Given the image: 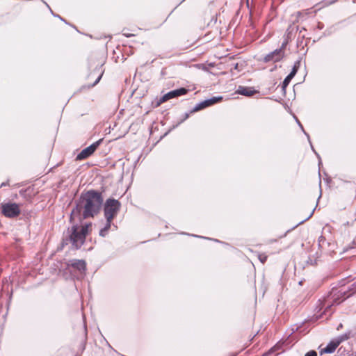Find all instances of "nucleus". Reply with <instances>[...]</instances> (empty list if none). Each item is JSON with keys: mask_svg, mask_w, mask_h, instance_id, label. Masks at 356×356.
I'll list each match as a JSON object with an SVG mask.
<instances>
[{"mask_svg": "<svg viewBox=\"0 0 356 356\" xmlns=\"http://www.w3.org/2000/svg\"><path fill=\"white\" fill-rule=\"evenodd\" d=\"M237 67H238V64H236V65H235V67H234V68H235V69H237Z\"/></svg>", "mask_w": 356, "mask_h": 356, "instance_id": "nucleus-34", "label": "nucleus"}, {"mask_svg": "<svg viewBox=\"0 0 356 356\" xmlns=\"http://www.w3.org/2000/svg\"><path fill=\"white\" fill-rule=\"evenodd\" d=\"M102 139H100V140L93 143L92 145H90L88 147L83 149L76 156V160L81 161V160H84V159L88 158L90 156H91L95 152V151L99 146V145L102 143Z\"/></svg>", "mask_w": 356, "mask_h": 356, "instance_id": "nucleus-6", "label": "nucleus"}, {"mask_svg": "<svg viewBox=\"0 0 356 356\" xmlns=\"http://www.w3.org/2000/svg\"><path fill=\"white\" fill-rule=\"evenodd\" d=\"M302 41L299 42V41L298 40V42H297V46H298V47H300V45L302 44Z\"/></svg>", "mask_w": 356, "mask_h": 356, "instance_id": "nucleus-30", "label": "nucleus"}, {"mask_svg": "<svg viewBox=\"0 0 356 356\" xmlns=\"http://www.w3.org/2000/svg\"><path fill=\"white\" fill-rule=\"evenodd\" d=\"M302 15V12H298L297 15L298 17H300Z\"/></svg>", "mask_w": 356, "mask_h": 356, "instance_id": "nucleus-31", "label": "nucleus"}, {"mask_svg": "<svg viewBox=\"0 0 356 356\" xmlns=\"http://www.w3.org/2000/svg\"><path fill=\"white\" fill-rule=\"evenodd\" d=\"M91 223L85 224L83 225H79L78 224L73 225L71 229H68V238L72 245L76 248L79 249L84 243L86 235L88 232V227Z\"/></svg>", "mask_w": 356, "mask_h": 356, "instance_id": "nucleus-2", "label": "nucleus"}, {"mask_svg": "<svg viewBox=\"0 0 356 356\" xmlns=\"http://www.w3.org/2000/svg\"><path fill=\"white\" fill-rule=\"evenodd\" d=\"M58 17H59L62 21H65L63 18L60 17L59 15H57Z\"/></svg>", "mask_w": 356, "mask_h": 356, "instance_id": "nucleus-33", "label": "nucleus"}, {"mask_svg": "<svg viewBox=\"0 0 356 356\" xmlns=\"http://www.w3.org/2000/svg\"><path fill=\"white\" fill-rule=\"evenodd\" d=\"M275 350V347L270 349L267 353H264L262 356H269L271 353H273Z\"/></svg>", "mask_w": 356, "mask_h": 356, "instance_id": "nucleus-19", "label": "nucleus"}, {"mask_svg": "<svg viewBox=\"0 0 356 356\" xmlns=\"http://www.w3.org/2000/svg\"><path fill=\"white\" fill-rule=\"evenodd\" d=\"M301 60H302V58H300V59H298L297 61L295 62L293 67L291 70V72L289 73V75L291 76L292 77L295 76L298 69L300 68Z\"/></svg>", "mask_w": 356, "mask_h": 356, "instance_id": "nucleus-11", "label": "nucleus"}, {"mask_svg": "<svg viewBox=\"0 0 356 356\" xmlns=\"http://www.w3.org/2000/svg\"><path fill=\"white\" fill-rule=\"evenodd\" d=\"M188 118V113H186L185 114V118L181 121V122H182L184 120H185L186 119H187Z\"/></svg>", "mask_w": 356, "mask_h": 356, "instance_id": "nucleus-29", "label": "nucleus"}, {"mask_svg": "<svg viewBox=\"0 0 356 356\" xmlns=\"http://www.w3.org/2000/svg\"><path fill=\"white\" fill-rule=\"evenodd\" d=\"M102 75L101 74V75H99V76L97 78V79L95 80V81L94 82V83L92 85V86H95L96 84H97V83L99 82V81H100V79H101V78H102Z\"/></svg>", "mask_w": 356, "mask_h": 356, "instance_id": "nucleus-25", "label": "nucleus"}, {"mask_svg": "<svg viewBox=\"0 0 356 356\" xmlns=\"http://www.w3.org/2000/svg\"><path fill=\"white\" fill-rule=\"evenodd\" d=\"M288 43H289V39L288 38H284L283 42L282 43L281 47L280 48H278V49H281L284 52H285V49H286V47Z\"/></svg>", "mask_w": 356, "mask_h": 356, "instance_id": "nucleus-16", "label": "nucleus"}, {"mask_svg": "<svg viewBox=\"0 0 356 356\" xmlns=\"http://www.w3.org/2000/svg\"><path fill=\"white\" fill-rule=\"evenodd\" d=\"M353 288L351 289L352 292L348 296H350L356 292V281L352 284Z\"/></svg>", "mask_w": 356, "mask_h": 356, "instance_id": "nucleus-18", "label": "nucleus"}, {"mask_svg": "<svg viewBox=\"0 0 356 356\" xmlns=\"http://www.w3.org/2000/svg\"><path fill=\"white\" fill-rule=\"evenodd\" d=\"M316 28L319 30H321L324 28V24L322 22H318Z\"/></svg>", "mask_w": 356, "mask_h": 356, "instance_id": "nucleus-24", "label": "nucleus"}, {"mask_svg": "<svg viewBox=\"0 0 356 356\" xmlns=\"http://www.w3.org/2000/svg\"><path fill=\"white\" fill-rule=\"evenodd\" d=\"M236 92L243 96L251 97L255 93H257V91L256 90H254L252 88L239 86L238 90H236Z\"/></svg>", "mask_w": 356, "mask_h": 356, "instance_id": "nucleus-10", "label": "nucleus"}, {"mask_svg": "<svg viewBox=\"0 0 356 356\" xmlns=\"http://www.w3.org/2000/svg\"><path fill=\"white\" fill-rule=\"evenodd\" d=\"M1 208L2 214L7 218H15L20 213L19 206L16 203L1 204Z\"/></svg>", "mask_w": 356, "mask_h": 356, "instance_id": "nucleus-4", "label": "nucleus"}, {"mask_svg": "<svg viewBox=\"0 0 356 356\" xmlns=\"http://www.w3.org/2000/svg\"><path fill=\"white\" fill-rule=\"evenodd\" d=\"M290 27L288 28V29L286 30V35L284 36V38H288L289 40L290 39V37H291V31H290Z\"/></svg>", "mask_w": 356, "mask_h": 356, "instance_id": "nucleus-21", "label": "nucleus"}, {"mask_svg": "<svg viewBox=\"0 0 356 356\" xmlns=\"http://www.w3.org/2000/svg\"><path fill=\"white\" fill-rule=\"evenodd\" d=\"M67 268H73L81 274H84L86 270V263L83 259H70L67 262Z\"/></svg>", "mask_w": 356, "mask_h": 356, "instance_id": "nucleus-8", "label": "nucleus"}, {"mask_svg": "<svg viewBox=\"0 0 356 356\" xmlns=\"http://www.w3.org/2000/svg\"><path fill=\"white\" fill-rule=\"evenodd\" d=\"M293 77L288 74L282 82V89L284 90Z\"/></svg>", "mask_w": 356, "mask_h": 356, "instance_id": "nucleus-14", "label": "nucleus"}, {"mask_svg": "<svg viewBox=\"0 0 356 356\" xmlns=\"http://www.w3.org/2000/svg\"><path fill=\"white\" fill-rule=\"evenodd\" d=\"M106 222L104 225V227H103V229L106 231H108L111 227V222H112V219H108V218H106Z\"/></svg>", "mask_w": 356, "mask_h": 356, "instance_id": "nucleus-15", "label": "nucleus"}, {"mask_svg": "<svg viewBox=\"0 0 356 356\" xmlns=\"http://www.w3.org/2000/svg\"><path fill=\"white\" fill-rule=\"evenodd\" d=\"M108 231L104 230L103 228L99 231V235L102 237H104Z\"/></svg>", "mask_w": 356, "mask_h": 356, "instance_id": "nucleus-20", "label": "nucleus"}, {"mask_svg": "<svg viewBox=\"0 0 356 356\" xmlns=\"http://www.w3.org/2000/svg\"><path fill=\"white\" fill-rule=\"evenodd\" d=\"M296 121L298 123L299 126L301 127L302 130L303 131V132L305 133V134L307 136V138H309V135L305 131L302 124H300V122H299V120L298 119H296Z\"/></svg>", "mask_w": 356, "mask_h": 356, "instance_id": "nucleus-26", "label": "nucleus"}, {"mask_svg": "<svg viewBox=\"0 0 356 356\" xmlns=\"http://www.w3.org/2000/svg\"><path fill=\"white\" fill-rule=\"evenodd\" d=\"M75 204L70 219L72 224L76 218L81 222L83 220L92 218L97 216L101 210L103 197L100 192L90 190L81 193Z\"/></svg>", "mask_w": 356, "mask_h": 356, "instance_id": "nucleus-1", "label": "nucleus"}, {"mask_svg": "<svg viewBox=\"0 0 356 356\" xmlns=\"http://www.w3.org/2000/svg\"><path fill=\"white\" fill-rule=\"evenodd\" d=\"M208 104H207V100H204L199 104H197L192 110L191 112H197V111H199L203 108H205L207 107H208Z\"/></svg>", "mask_w": 356, "mask_h": 356, "instance_id": "nucleus-12", "label": "nucleus"}, {"mask_svg": "<svg viewBox=\"0 0 356 356\" xmlns=\"http://www.w3.org/2000/svg\"><path fill=\"white\" fill-rule=\"evenodd\" d=\"M260 261L262 263V264H264L267 259V257L266 256H263V255H260L259 257Z\"/></svg>", "mask_w": 356, "mask_h": 356, "instance_id": "nucleus-22", "label": "nucleus"}, {"mask_svg": "<svg viewBox=\"0 0 356 356\" xmlns=\"http://www.w3.org/2000/svg\"><path fill=\"white\" fill-rule=\"evenodd\" d=\"M193 236H195V237L202 238V236H198V235H193Z\"/></svg>", "mask_w": 356, "mask_h": 356, "instance_id": "nucleus-32", "label": "nucleus"}, {"mask_svg": "<svg viewBox=\"0 0 356 356\" xmlns=\"http://www.w3.org/2000/svg\"><path fill=\"white\" fill-rule=\"evenodd\" d=\"M314 209L311 212V213L309 214V216L307 218H305V220H303L300 221V222H299V224H302V223H303L305 221H306V220H307L308 219H309V218L312 216V215L314 214Z\"/></svg>", "mask_w": 356, "mask_h": 356, "instance_id": "nucleus-23", "label": "nucleus"}, {"mask_svg": "<svg viewBox=\"0 0 356 356\" xmlns=\"http://www.w3.org/2000/svg\"><path fill=\"white\" fill-rule=\"evenodd\" d=\"M8 185V182H3L1 185H0V188L3 187V186H6Z\"/></svg>", "mask_w": 356, "mask_h": 356, "instance_id": "nucleus-28", "label": "nucleus"}, {"mask_svg": "<svg viewBox=\"0 0 356 356\" xmlns=\"http://www.w3.org/2000/svg\"><path fill=\"white\" fill-rule=\"evenodd\" d=\"M339 345V341H330L325 348H322L320 350V355H323V353H332L335 351L336 348Z\"/></svg>", "mask_w": 356, "mask_h": 356, "instance_id": "nucleus-9", "label": "nucleus"}, {"mask_svg": "<svg viewBox=\"0 0 356 356\" xmlns=\"http://www.w3.org/2000/svg\"><path fill=\"white\" fill-rule=\"evenodd\" d=\"M222 97H213L212 98H210V99H208L206 100L207 102L208 106H210L220 102V100H222Z\"/></svg>", "mask_w": 356, "mask_h": 356, "instance_id": "nucleus-13", "label": "nucleus"}, {"mask_svg": "<svg viewBox=\"0 0 356 356\" xmlns=\"http://www.w3.org/2000/svg\"><path fill=\"white\" fill-rule=\"evenodd\" d=\"M120 202L113 198L108 199L104 207L105 218L113 219L118 214L120 209Z\"/></svg>", "mask_w": 356, "mask_h": 356, "instance_id": "nucleus-3", "label": "nucleus"}, {"mask_svg": "<svg viewBox=\"0 0 356 356\" xmlns=\"http://www.w3.org/2000/svg\"><path fill=\"white\" fill-rule=\"evenodd\" d=\"M285 56V52H284L282 50L276 49L272 52H270L269 54H266L264 58L263 61L264 63H268V62H279L283 59V58Z\"/></svg>", "mask_w": 356, "mask_h": 356, "instance_id": "nucleus-7", "label": "nucleus"}, {"mask_svg": "<svg viewBox=\"0 0 356 356\" xmlns=\"http://www.w3.org/2000/svg\"><path fill=\"white\" fill-rule=\"evenodd\" d=\"M305 356H317V353L315 350H310L307 352Z\"/></svg>", "mask_w": 356, "mask_h": 356, "instance_id": "nucleus-17", "label": "nucleus"}, {"mask_svg": "<svg viewBox=\"0 0 356 356\" xmlns=\"http://www.w3.org/2000/svg\"><path fill=\"white\" fill-rule=\"evenodd\" d=\"M188 92V90L185 88H180L179 89H176L174 90H171L168 92V93L163 95L157 102L156 106H159L163 102H167L168 100L177 97L179 96H181L184 95H186Z\"/></svg>", "mask_w": 356, "mask_h": 356, "instance_id": "nucleus-5", "label": "nucleus"}, {"mask_svg": "<svg viewBox=\"0 0 356 356\" xmlns=\"http://www.w3.org/2000/svg\"><path fill=\"white\" fill-rule=\"evenodd\" d=\"M67 238H68V237L66 239H67ZM67 241H70L69 240H66L65 243H67Z\"/></svg>", "mask_w": 356, "mask_h": 356, "instance_id": "nucleus-35", "label": "nucleus"}, {"mask_svg": "<svg viewBox=\"0 0 356 356\" xmlns=\"http://www.w3.org/2000/svg\"><path fill=\"white\" fill-rule=\"evenodd\" d=\"M123 35H124V36L127 37V38H129V37H131V36H133V35H134L133 34H129V33H128V32H124V31L123 32Z\"/></svg>", "mask_w": 356, "mask_h": 356, "instance_id": "nucleus-27", "label": "nucleus"}]
</instances>
